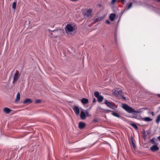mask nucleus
Here are the masks:
<instances>
[{
    "instance_id": "obj_29",
    "label": "nucleus",
    "mask_w": 160,
    "mask_h": 160,
    "mask_svg": "<svg viewBox=\"0 0 160 160\" xmlns=\"http://www.w3.org/2000/svg\"><path fill=\"white\" fill-rule=\"evenodd\" d=\"M98 6L99 8H101L102 7V4H98Z\"/></svg>"
},
{
    "instance_id": "obj_3",
    "label": "nucleus",
    "mask_w": 160,
    "mask_h": 160,
    "mask_svg": "<svg viewBox=\"0 0 160 160\" xmlns=\"http://www.w3.org/2000/svg\"><path fill=\"white\" fill-rule=\"evenodd\" d=\"M65 29L66 33L68 34H71V33L73 31L75 30L74 28L71 25L69 24L67 25Z\"/></svg>"
},
{
    "instance_id": "obj_5",
    "label": "nucleus",
    "mask_w": 160,
    "mask_h": 160,
    "mask_svg": "<svg viewBox=\"0 0 160 160\" xmlns=\"http://www.w3.org/2000/svg\"><path fill=\"white\" fill-rule=\"evenodd\" d=\"M20 76V74L19 73V71H17L15 73L13 83H14L16 82Z\"/></svg>"
},
{
    "instance_id": "obj_22",
    "label": "nucleus",
    "mask_w": 160,
    "mask_h": 160,
    "mask_svg": "<svg viewBox=\"0 0 160 160\" xmlns=\"http://www.w3.org/2000/svg\"><path fill=\"white\" fill-rule=\"evenodd\" d=\"M131 141H132V145L133 148H136L135 144L133 141V139L132 138H131Z\"/></svg>"
},
{
    "instance_id": "obj_1",
    "label": "nucleus",
    "mask_w": 160,
    "mask_h": 160,
    "mask_svg": "<svg viewBox=\"0 0 160 160\" xmlns=\"http://www.w3.org/2000/svg\"><path fill=\"white\" fill-rule=\"evenodd\" d=\"M122 107L128 112L133 113L134 112L139 113L140 112L138 110H135L133 108L128 106L126 104H122Z\"/></svg>"
},
{
    "instance_id": "obj_33",
    "label": "nucleus",
    "mask_w": 160,
    "mask_h": 160,
    "mask_svg": "<svg viewBox=\"0 0 160 160\" xmlns=\"http://www.w3.org/2000/svg\"><path fill=\"white\" fill-rule=\"evenodd\" d=\"M157 96L159 97L160 98V94H157Z\"/></svg>"
},
{
    "instance_id": "obj_20",
    "label": "nucleus",
    "mask_w": 160,
    "mask_h": 160,
    "mask_svg": "<svg viewBox=\"0 0 160 160\" xmlns=\"http://www.w3.org/2000/svg\"><path fill=\"white\" fill-rule=\"evenodd\" d=\"M17 2H13L12 5V8L13 9H16V7Z\"/></svg>"
},
{
    "instance_id": "obj_27",
    "label": "nucleus",
    "mask_w": 160,
    "mask_h": 160,
    "mask_svg": "<svg viewBox=\"0 0 160 160\" xmlns=\"http://www.w3.org/2000/svg\"><path fill=\"white\" fill-rule=\"evenodd\" d=\"M41 101L39 100H37L35 101V102L36 103H39Z\"/></svg>"
},
{
    "instance_id": "obj_21",
    "label": "nucleus",
    "mask_w": 160,
    "mask_h": 160,
    "mask_svg": "<svg viewBox=\"0 0 160 160\" xmlns=\"http://www.w3.org/2000/svg\"><path fill=\"white\" fill-rule=\"evenodd\" d=\"M94 96L96 98H97L100 95H99V93L98 92H94Z\"/></svg>"
},
{
    "instance_id": "obj_14",
    "label": "nucleus",
    "mask_w": 160,
    "mask_h": 160,
    "mask_svg": "<svg viewBox=\"0 0 160 160\" xmlns=\"http://www.w3.org/2000/svg\"><path fill=\"white\" fill-rule=\"evenodd\" d=\"M20 99V93L19 92H18L16 98L15 100V102H18Z\"/></svg>"
},
{
    "instance_id": "obj_23",
    "label": "nucleus",
    "mask_w": 160,
    "mask_h": 160,
    "mask_svg": "<svg viewBox=\"0 0 160 160\" xmlns=\"http://www.w3.org/2000/svg\"><path fill=\"white\" fill-rule=\"evenodd\" d=\"M132 2L130 3L129 4L127 8V9L129 10V9H130L131 8V7H132Z\"/></svg>"
},
{
    "instance_id": "obj_10",
    "label": "nucleus",
    "mask_w": 160,
    "mask_h": 160,
    "mask_svg": "<svg viewBox=\"0 0 160 160\" xmlns=\"http://www.w3.org/2000/svg\"><path fill=\"white\" fill-rule=\"evenodd\" d=\"M85 126L86 125L84 123L80 122L79 123L78 127L80 129H82L84 128Z\"/></svg>"
},
{
    "instance_id": "obj_16",
    "label": "nucleus",
    "mask_w": 160,
    "mask_h": 160,
    "mask_svg": "<svg viewBox=\"0 0 160 160\" xmlns=\"http://www.w3.org/2000/svg\"><path fill=\"white\" fill-rule=\"evenodd\" d=\"M98 101L99 102H101L103 99V97L101 95H100L97 98Z\"/></svg>"
},
{
    "instance_id": "obj_6",
    "label": "nucleus",
    "mask_w": 160,
    "mask_h": 160,
    "mask_svg": "<svg viewBox=\"0 0 160 160\" xmlns=\"http://www.w3.org/2000/svg\"><path fill=\"white\" fill-rule=\"evenodd\" d=\"M113 94L116 96L117 97H120L122 96V91L119 90V89H117V90H115L113 92Z\"/></svg>"
},
{
    "instance_id": "obj_9",
    "label": "nucleus",
    "mask_w": 160,
    "mask_h": 160,
    "mask_svg": "<svg viewBox=\"0 0 160 160\" xmlns=\"http://www.w3.org/2000/svg\"><path fill=\"white\" fill-rule=\"evenodd\" d=\"M32 102V100L30 98H27L23 102L24 104H29Z\"/></svg>"
},
{
    "instance_id": "obj_34",
    "label": "nucleus",
    "mask_w": 160,
    "mask_h": 160,
    "mask_svg": "<svg viewBox=\"0 0 160 160\" xmlns=\"http://www.w3.org/2000/svg\"><path fill=\"white\" fill-rule=\"evenodd\" d=\"M152 116H153V115H154V113L153 112H152Z\"/></svg>"
},
{
    "instance_id": "obj_7",
    "label": "nucleus",
    "mask_w": 160,
    "mask_h": 160,
    "mask_svg": "<svg viewBox=\"0 0 160 160\" xmlns=\"http://www.w3.org/2000/svg\"><path fill=\"white\" fill-rule=\"evenodd\" d=\"M73 110L77 115H78L80 112V110L78 106H75L73 108Z\"/></svg>"
},
{
    "instance_id": "obj_26",
    "label": "nucleus",
    "mask_w": 160,
    "mask_h": 160,
    "mask_svg": "<svg viewBox=\"0 0 160 160\" xmlns=\"http://www.w3.org/2000/svg\"><path fill=\"white\" fill-rule=\"evenodd\" d=\"M120 1H121L123 4H124L126 2L125 0H120Z\"/></svg>"
},
{
    "instance_id": "obj_17",
    "label": "nucleus",
    "mask_w": 160,
    "mask_h": 160,
    "mask_svg": "<svg viewBox=\"0 0 160 160\" xmlns=\"http://www.w3.org/2000/svg\"><path fill=\"white\" fill-rule=\"evenodd\" d=\"M112 114L115 117L119 118L120 117V116L116 112H113L112 113Z\"/></svg>"
},
{
    "instance_id": "obj_24",
    "label": "nucleus",
    "mask_w": 160,
    "mask_h": 160,
    "mask_svg": "<svg viewBox=\"0 0 160 160\" xmlns=\"http://www.w3.org/2000/svg\"><path fill=\"white\" fill-rule=\"evenodd\" d=\"M150 142H151L153 144H154L155 143V140H154V139L153 138L152 139H151L150 140Z\"/></svg>"
},
{
    "instance_id": "obj_2",
    "label": "nucleus",
    "mask_w": 160,
    "mask_h": 160,
    "mask_svg": "<svg viewBox=\"0 0 160 160\" xmlns=\"http://www.w3.org/2000/svg\"><path fill=\"white\" fill-rule=\"evenodd\" d=\"M104 103L108 107L112 109H115L117 107L114 103L109 102L106 99L105 100Z\"/></svg>"
},
{
    "instance_id": "obj_11",
    "label": "nucleus",
    "mask_w": 160,
    "mask_h": 160,
    "mask_svg": "<svg viewBox=\"0 0 160 160\" xmlns=\"http://www.w3.org/2000/svg\"><path fill=\"white\" fill-rule=\"evenodd\" d=\"M80 117L82 119H84L86 118L85 113L83 111H81L80 114Z\"/></svg>"
},
{
    "instance_id": "obj_31",
    "label": "nucleus",
    "mask_w": 160,
    "mask_h": 160,
    "mask_svg": "<svg viewBox=\"0 0 160 160\" xmlns=\"http://www.w3.org/2000/svg\"><path fill=\"white\" fill-rule=\"evenodd\" d=\"M122 97V98H123V99H124V100H125L126 99V98L124 97V96H122H122H121Z\"/></svg>"
},
{
    "instance_id": "obj_25",
    "label": "nucleus",
    "mask_w": 160,
    "mask_h": 160,
    "mask_svg": "<svg viewBox=\"0 0 160 160\" xmlns=\"http://www.w3.org/2000/svg\"><path fill=\"white\" fill-rule=\"evenodd\" d=\"M116 0H112L111 3L112 5H113L114 4Z\"/></svg>"
},
{
    "instance_id": "obj_19",
    "label": "nucleus",
    "mask_w": 160,
    "mask_h": 160,
    "mask_svg": "<svg viewBox=\"0 0 160 160\" xmlns=\"http://www.w3.org/2000/svg\"><path fill=\"white\" fill-rule=\"evenodd\" d=\"M131 125L136 129L137 130L138 129V127L136 124L134 123H131Z\"/></svg>"
},
{
    "instance_id": "obj_32",
    "label": "nucleus",
    "mask_w": 160,
    "mask_h": 160,
    "mask_svg": "<svg viewBox=\"0 0 160 160\" xmlns=\"http://www.w3.org/2000/svg\"><path fill=\"white\" fill-rule=\"evenodd\" d=\"M157 138L159 141H160V135L157 137Z\"/></svg>"
},
{
    "instance_id": "obj_28",
    "label": "nucleus",
    "mask_w": 160,
    "mask_h": 160,
    "mask_svg": "<svg viewBox=\"0 0 160 160\" xmlns=\"http://www.w3.org/2000/svg\"><path fill=\"white\" fill-rule=\"evenodd\" d=\"M96 102V100L95 98H94L92 102L93 103H95Z\"/></svg>"
},
{
    "instance_id": "obj_35",
    "label": "nucleus",
    "mask_w": 160,
    "mask_h": 160,
    "mask_svg": "<svg viewBox=\"0 0 160 160\" xmlns=\"http://www.w3.org/2000/svg\"><path fill=\"white\" fill-rule=\"evenodd\" d=\"M158 2H160V0H157Z\"/></svg>"
},
{
    "instance_id": "obj_12",
    "label": "nucleus",
    "mask_w": 160,
    "mask_h": 160,
    "mask_svg": "<svg viewBox=\"0 0 160 160\" xmlns=\"http://www.w3.org/2000/svg\"><path fill=\"white\" fill-rule=\"evenodd\" d=\"M116 15L114 13H111L109 16V18L111 21H113L115 18Z\"/></svg>"
},
{
    "instance_id": "obj_13",
    "label": "nucleus",
    "mask_w": 160,
    "mask_h": 160,
    "mask_svg": "<svg viewBox=\"0 0 160 160\" xmlns=\"http://www.w3.org/2000/svg\"><path fill=\"white\" fill-rule=\"evenodd\" d=\"M81 102L83 104H86L88 103V99L83 98L81 99Z\"/></svg>"
},
{
    "instance_id": "obj_15",
    "label": "nucleus",
    "mask_w": 160,
    "mask_h": 160,
    "mask_svg": "<svg viewBox=\"0 0 160 160\" xmlns=\"http://www.w3.org/2000/svg\"><path fill=\"white\" fill-rule=\"evenodd\" d=\"M3 111L6 113L8 114L10 113L12 110L8 108H5L4 109Z\"/></svg>"
},
{
    "instance_id": "obj_30",
    "label": "nucleus",
    "mask_w": 160,
    "mask_h": 160,
    "mask_svg": "<svg viewBox=\"0 0 160 160\" xmlns=\"http://www.w3.org/2000/svg\"><path fill=\"white\" fill-rule=\"evenodd\" d=\"M106 23H107V24H109L110 23V22L108 21V20H107L106 21Z\"/></svg>"
},
{
    "instance_id": "obj_4",
    "label": "nucleus",
    "mask_w": 160,
    "mask_h": 160,
    "mask_svg": "<svg viewBox=\"0 0 160 160\" xmlns=\"http://www.w3.org/2000/svg\"><path fill=\"white\" fill-rule=\"evenodd\" d=\"M92 12V9L89 8L86 11V12H83V14L85 17H89L91 16Z\"/></svg>"
},
{
    "instance_id": "obj_18",
    "label": "nucleus",
    "mask_w": 160,
    "mask_h": 160,
    "mask_svg": "<svg viewBox=\"0 0 160 160\" xmlns=\"http://www.w3.org/2000/svg\"><path fill=\"white\" fill-rule=\"evenodd\" d=\"M142 119L145 121H151L152 120V119L149 117H145L142 118Z\"/></svg>"
},
{
    "instance_id": "obj_8",
    "label": "nucleus",
    "mask_w": 160,
    "mask_h": 160,
    "mask_svg": "<svg viewBox=\"0 0 160 160\" xmlns=\"http://www.w3.org/2000/svg\"><path fill=\"white\" fill-rule=\"evenodd\" d=\"M159 149V148L156 145H154L150 148L152 152L158 151Z\"/></svg>"
}]
</instances>
